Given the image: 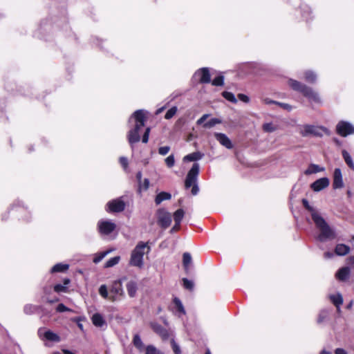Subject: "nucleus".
<instances>
[{
	"instance_id": "nucleus-1",
	"label": "nucleus",
	"mask_w": 354,
	"mask_h": 354,
	"mask_svg": "<svg viewBox=\"0 0 354 354\" xmlns=\"http://www.w3.org/2000/svg\"><path fill=\"white\" fill-rule=\"evenodd\" d=\"M313 221L319 230V234L317 237L319 241L325 242L327 240L333 239L335 237L334 231L320 214H313Z\"/></svg>"
},
{
	"instance_id": "nucleus-2",
	"label": "nucleus",
	"mask_w": 354,
	"mask_h": 354,
	"mask_svg": "<svg viewBox=\"0 0 354 354\" xmlns=\"http://www.w3.org/2000/svg\"><path fill=\"white\" fill-rule=\"evenodd\" d=\"M131 119L135 120V126L133 129L129 131L128 134V140L130 145L138 142L140 140L139 130L144 127L146 120V114L143 110H138L134 112Z\"/></svg>"
},
{
	"instance_id": "nucleus-3",
	"label": "nucleus",
	"mask_w": 354,
	"mask_h": 354,
	"mask_svg": "<svg viewBox=\"0 0 354 354\" xmlns=\"http://www.w3.org/2000/svg\"><path fill=\"white\" fill-rule=\"evenodd\" d=\"M149 250V248L147 246V243L140 242L131 252L130 265L142 268L143 266V256Z\"/></svg>"
},
{
	"instance_id": "nucleus-4",
	"label": "nucleus",
	"mask_w": 354,
	"mask_h": 354,
	"mask_svg": "<svg viewBox=\"0 0 354 354\" xmlns=\"http://www.w3.org/2000/svg\"><path fill=\"white\" fill-rule=\"evenodd\" d=\"M288 85L295 91L301 93L304 96L309 100L318 102L320 100L319 96L317 93L314 91L311 88L302 84L299 82L290 79L288 80Z\"/></svg>"
},
{
	"instance_id": "nucleus-5",
	"label": "nucleus",
	"mask_w": 354,
	"mask_h": 354,
	"mask_svg": "<svg viewBox=\"0 0 354 354\" xmlns=\"http://www.w3.org/2000/svg\"><path fill=\"white\" fill-rule=\"evenodd\" d=\"M199 173V165L198 163H194L191 168V169L188 171L187 175L186 176L185 187L186 189H188L191 187L192 188V194L193 195H196L199 191L198 185H197V178Z\"/></svg>"
},
{
	"instance_id": "nucleus-6",
	"label": "nucleus",
	"mask_w": 354,
	"mask_h": 354,
	"mask_svg": "<svg viewBox=\"0 0 354 354\" xmlns=\"http://www.w3.org/2000/svg\"><path fill=\"white\" fill-rule=\"evenodd\" d=\"M37 333L39 339L44 342L46 346H49L48 342L58 343L61 341V337L57 333L46 328H39Z\"/></svg>"
},
{
	"instance_id": "nucleus-7",
	"label": "nucleus",
	"mask_w": 354,
	"mask_h": 354,
	"mask_svg": "<svg viewBox=\"0 0 354 354\" xmlns=\"http://www.w3.org/2000/svg\"><path fill=\"white\" fill-rule=\"evenodd\" d=\"M322 130V128L310 124H304L299 127V132L303 137L310 136H321Z\"/></svg>"
},
{
	"instance_id": "nucleus-8",
	"label": "nucleus",
	"mask_w": 354,
	"mask_h": 354,
	"mask_svg": "<svg viewBox=\"0 0 354 354\" xmlns=\"http://www.w3.org/2000/svg\"><path fill=\"white\" fill-rule=\"evenodd\" d=\"M336 132L342 137L354 134V126L346 121H339L336 126Z\"/></svg>"
},
{
	"instance_id": "nucleus-9",
	"label": "nucleus",
	"mask_w": 354,
	"mask_h": 354,
	"mask_svg": "<svg viewBox=\"0 0 354 354\" xmlns=\"http://www.w3.org/2000/svg\"><path fill=\"white\" fill-rule=\"evenodd\" d=\"M158 223L164 229L167 228L171 223V214L164 209H159L157 212Z\"/></svg>"
},
{
	"instance_id": "nucleus-10",
	"label": "nucleus",
	"mask_w": 354,
	"mask_h": 354,
	"mask_svg": "<svg viewBox=\"0 0 354 354\" xmlns=\"http://www.w3.org/2000/svg\"><path fill=\"white\" fill-rule=\"evenodd\" d=\"M125 203L121 198H116L106 204V211L109 212H120L125 208Z\"/></svg>"
},
{
	"instance_id": "nucleus-11",
	"label": "nucleus",
	"mask_w": 354,
	"mask_h": 354,
	"mask_svg": "<svg viewBox=\"0 0 354 354\" xmlns=\"http://www.w3.org/2000/svg\"><path fill=\"white\" fill-rule=\"evenodd\" d=\"M98 230L100 234L108 235L115 228V224L111 221H100L97 223Z\"/></svg>"
},
{
	"instance_id": "nucleus-12",
	"label": "nucleus",
	"mask_w": 354,
	"mask_h": 354,
	"mask_svg": "<svg viewBox=\"0 0 354 354\" xmlns=\"http://www.w3.org/2000/svg\"><path fill=\"white\" fill-rule=\"evenodd\" d=\"M111 292L114 294L110 297V299L113 301L119 299L124 295L122 280H118L113 282Z\"/></svg>"
},
{
	"instance_id": "nucleus-13",
	"label": "nucleus",
	"mask_w": 354,
	"mask_h": 354,
	"mask_svg": "<svg viewBox=\"0 0 354 354\" xmlns=\"http://www.w3.org/2000/svg\"><path fill=\"white\" fill-rule=\"evenodd\" d=\"M194 77L201 83H209L210 82V74L208 68H203L197 71Z\"/></svg>"
},
{
	"instance_id": "nucleus-14",
	"label": "nucleus",
	"mask_w": 354,
	"mask_h": 354,
	"mask_svg": "<svg viewBox=\"0 0 354 354\" xmlns=\"http://www.w3.org/2000/svg\"><path fill=\"white\" fill-rule=\"evenodd\" d=\"M329 183L330 181L328 178H321L313 183L310 187L314 192H320L326 188L329 185Z\"/></svg>"
},
{
	"instance_id": "nucleus-15",
	"label": "nucleus",
	"mask_w": 354,
	"mask_h": 354,
	"mask_svg": "<svg viewBox=\"0 0 354 354\" xmlns=\"http://www.w3.org/2000/svg\"><path fill=\"white\" fill-rule=\"evenodd\" d=\"M333 186L334 189H340L344 187L342 171L339 168H336L334 171Z\"/></svg>"
},
{
	"instance_id": "nucleus-16",
	"label": "nucleus",
	"mask_w": 354,
	"mask_h": 354,
	"mask_svg": "<svg viewBox=\"0 0 354 354\" xmlns=\"http://www.w3.org/2000/svg\"><path fill=\"white\" fill-rule=\"evenodd\" d=\"M214 136L219 143L227 149H232L233 147L231 140L225 134L222 133H215Z\"/></svg>"
},
{
	"instance_id": "nucleus-17",
	"label": "nucleus",
	"mask_w": 354,
	"mask_h": 354,
	"mask_svg": "<svg viewBox=\"0 0 354 354\" xmlns=\"http://www.w3.org/2000/svg\"><path fill=\"white\" fill-rule=\"evenodd\" d=\"M329 299L331 302L337 307V310L338 312L340 311V306L343 303V297L340 293H337L336 295H330Z\"/></svg>"
},
{
	"instance_id": "nucleus-18",
	"label": "nucleus",
	"mask_w": 354,
	"mask_h": 354,
	"mask_svg": "<svg viewBox=\"0 0 354 354\" xmlns=\"http://www.w3.org/2000/svg\"><path fill=\"white\" fill-rule=\"evenodd\" d=\"M204 154L200 151H196L189 154L186 155L183 158L184 162H192L197 161L203 158Z\"/></svg>"
},
{
	"instance_id": "nucleus-19",
	"label": "nucleus",
	"mask_w": 354,
	"mask_h": 354,
	"mask_svg": "<svg viewBox=\"0 0 354 354\" xmlns=\"http://www.w3.org/2000/svg\"><path fill=\"white\" fill-rule=\"evenodd\" d=\"M350 274V268L348 267H343L340 268L336 273V278L339 281H346Z\"/></svg>"
},
{
	"instance_id": "nucleus-20",
	"label": "nucleus",
	"mask_w": 354,
	"mask_h": 354,
	"mask_svg": "<svg viewBox=\"0 0 354 354\" xmlns=\"http://www.w3.org/2000/svg\"><path fill=\"white\" fill-rule=\"evenodd\" d=\"M171 198V195L169 192H161L158 194L155 198V203L156 205H160L164 201H169Z\"/></svg>"
},
{
	"instance_id": "nucleus-21",
	"label": "nucleus",
	"mask_w": 354,
	"mask_h": 354,
	"mask_svg": "<svg viewBox=\"0 0 354 354\" xmlns=\"http://www.w3.org/2000/svg\"><path fill=\"white\" fill-rule=\"evenodd\" d=\"M151 328L163 338H167L168 337L167 331L163 328L160 324L157 323H151Z\"/></svg>"
},
{
	"instance_id": "nucleus-22",
	"label": "nucleus",
	"mask_w": 354,
	"mask_h": 354,
	"mask_svg": "<svg viewBox=\"0 0 354 354\" xmlns=\"http://www.w3.org/2000/svg\"><path fill=\"white\" fill-rule=\"evenodd\" d=\"M335 254L339 256H344L350 252V248L344 244H337L335 249Z\"/></svg>"
},
{
	"instance_id": "nucleus-23",
	"label": "nucleus",
	"mask_w": 354,
	"mask_h": 354,
	"mask_svg": "<svg viewBox=\"0 0 354 354\" xmlns=\"http://www.w3.org/2000/svg\"><path fill=\"white\" fill-rule=\"evenodd\" d=\"M93 325L97 327H102L105 324V320L100 313H95L91 317Z\"/></svg>"
},
{
	"instance_id": "nucleus-24",
	"label": "nucleus",
	"mask_w": 354,
	"mask_h": 354,
	"mask_svg": "<svg viewBox=\"0 0 354 354\" xmlns=\"http://www.w3.org/2000/svg\"><path fill=\"white\" fill-rule=\"evenodd\" d=\"M323 171H324V167H321L319 165H315V164H311L309 165L308 169L304 171V174L306 175H310V174H316V173L321 172Z\"/></svg>"
},
{
	"instance_id": "nucleus-25",
	"label": "nucleus",
	"mask_w": 354,
	"mask_h": 354,
	"mask_svg": "<svg viewBox=\"0 0 354 354\" xmlns=\"http://www.w3.org/2000/svg\"><path fill=\"white\" fill-rule=\"evenodd\" d=\"M126 286L129 295L131 297H133L136 295L137 291L136 283L133 281H130L127 283Z\"/></svg>"
},
{
	"instance_id": "nucleus-26",
	"label": "nucleus",
	"mask_w": 354,
	"mask_h": 354,
	"mask_svg": "<svg viewBox=\"0 0 354 354\" xmlns=\"http://www.w3.org/2000/svg\"><path fill=\"white\" fill-rule=\"evenodd\" d=\"M70 283V279H64V284H56L54 286V290L56 292H66L67 291V286Z\"/></svg>"
},
{
	"instance_id": "nucleus-27",
	"label": "nucleus",
	"mask_w": 354,
	"mask_h": 354,
	"mask_svg": "<svg viewBox=\"0 0 354 354\" xmlns=\"http://www.w3.org/2000/svg\"><path fill=\"white\" fill-rule=\"evenodd\" d=\"M69 268L68 264L57 263L51 268V272H63L66 271Z\"/></svg>"
},
{
	"instance_id": "nucleus-28",
	"label": "nucleus",
	"mask_w": 354,
	"mask_h": 354,
	"mask_svg": "<svg viewBox=\"0 0 354 354\" xmlns=\"http://www.w3.org/2000/svg\"><path fill=\"white\" fill-rule=\"evenodd\" d=\"M342 153L346 163L351 169L354 170V162L350 154L346 150H343Z\"/></svg>"
},
{
	"instance_id": "nucleus-29",
	"label": "nucleus",
	"mask_w": 354,
	"mask_h": 354,
	"mask_svg": "<svg viewBox=\"0 0 354 354\" xmlns=\"http://www.w3.org/2000/svg\"><path fill=\"white\" fill-rule=\"evenodd\" d=\"M304 79L309 83H314L317 80V75L312 71H306L304 73Z\"/></svg>"
},
{
	"instance_id": "nucleus-30",
	"label": "nucleus",
	"mask_w": 354,
	"mask_h": 354,
	"mask_svg": "<svg viewBox=\"0 0 354 354\" xmlns=\"http://www.w3.org/2000/svg\"><path fill=\"white\" fill-rule=\"evenodd\" d=\"M173 302H174V305L176 306V310L180 314L185 315V310L184 306H183L181 301L178 298L174 297L173 299Z\"/></svg>"
},
{
	"instance_id": "nucleus-31",
	"label": "nucleus",
	"mask_w": 354,
	"mask_h": 354,
	"mask_svg": "<svg viewBox=\"0 0 354 354\" xmlns=\"http://www.w3.org/2000/svg\"><path fill=\"white\" fill-rule=\"evenodd\" d=\"M184 214H185V212H184L183 209H178L174 212V219L175 223H177V225H180L182 219L184 217Z\"/></svg>"
},
{
	"instance_id": "nucleus-32",
	"label": "nucleus",
	"mask_w": 354,
	"mask_h": 354,
	"mask_svg": "<svg viewBox=\"0 0 354 354\" xmlns=\"http://www.w3.org/2000/svg\"><path fill=\"white\" fill-rule=\"evenodd\" d=\"M222 122L221 120L218 118H212L210 120L207 121L203 124L205 128H212L216 124H221Z\"/></svg>"
},
{
	"instance_id": "nucleus-33",
	"label": "nucleus",
	"mask_w": 354,
	"mask_h": 354,
	"mask_svg": "<svg viewBox=\"0 0 354 354\" xmlns=\"http://www.w3.org/2000/svg\"><path fill=\"white\" fill-rule=\"evenodd\" d=\"M133 342L134 346L139 350H141L144 347V344L141 340L139 335H135L133 337Z\"/></svg>"
},
{
	"instance_id": "nucleus-34",
	"label": "nucleus",
	"mask_w": 354,
	"mask_h": 354,
	"mask_svg": "<svg viewBox=\"0 0 354 354\" xmlns=\"http://www.w3.org/2000/svg\"><path fill=\"white\" fill-rule=\"evenodd\" d=\"M277 129V127L272 122L265 123L263 125V130L266 132L271 133Z\"/></svg>"
},
{
	"instance_id": "nucleus-35",
	"label": "nucleus",
	"mask_w": 354,
	"mask_h": 354,
	"mask_svg": "<svg viewBox=\"0 0 354 354\" xmlns=\"http://www.w3.org/2000/svg\"><path fill=\"white\" fill-rule=\"evenodd\" d=\"M120 257L119 256L114 257L108 260L105 264L106 268H111L117 265L120 261Z\"/></svg>"
},
{
	"instance_id": "nucleus-36",
	"label": "nucleus",
	"mask_w": 354,
	"mask_h": 354,
	"mask_svg": "<svg viewBox=\"0 0 354 354\" xmlns=\"http://www.w3.org/2000/svg\"><path fill=\"white\" fill-rule=\"evenodd\" d=\"M145 354H164L160 350L156 348L152 345H149L146 347Z\"/></svg>"
},
{
	"instance_id": "nucleus-37",
	"label": "nucleus",
	"mask_w": 354,
	"mask_h": 354,
	"mask_svg": "<svg viewBox=\"0 0 354 354\" xmlns=\"http://www.w3.org/2000/svg\"><path fill=\"white\" fill-rule=\"evenodd\" d=\"M191 262H192L191 254L188 252H185L183 254V266L185 268V269L188 268V266L191 263Z\"/></svg>"
},
{
	"instance_id": "nucleus-38",
	"label": "nucleus",
	"mask_w": 354,
	"mask_h": 354,
	"mask_svg": "<svg viewBox=\"0 0 354 354\" xmlns=\"http://www.w3.org/2000/svg\"><path fill=\"white\" fill-rule=\"evenodd\" d=\"M113 250H109L103 252H101L98 254H97L95 258L93 259V262L95 263H99L109 253H110Z\"/></svg>"
},
{
	"instance_id": "nucleus-39",
	"label": "nucleus",
	"mask_w": 354,
	"mask_h": 354,
	"mask_svg": "<svg viewBox=\"0 0 354 354\" xmlns=\"http://www.w3.org/2000/svg\"><path fill=\"white\" fill-rule=\"evenodd\" d=\"M223 96L228 101L231 102H233V103H236L237 102L234 95L231 93V92H228V91H224L223 93Z\"/></svg>"
},
{
	"instance_id": "nucleus-40",
	"label": "nucleus",
	"mask_w": 354,
	"mask_h": 354,
	"mask_svg": "<svg viewBox=\"0 0 354 354\" xmlns=\"http://www.w3.org/2000/svg\"><path fill=\"white\" fill-rule=\"evenodd\" d=\"M177 110H178V109L176 106L171 107L170 109H169L167 111V113L165 115V118L167 120L171 119V118H173L175 115V114L177 112Z\"/></svg>"
},
{
	"instance_id": "nucleus-41",
	"label": "nucleus",
	"mask_w": 354,
	"mask_h": 354,
	"mask_svg": "<svg viewBox=\"0 0 354 354\" xmlns=\"http://www.w3.org/2000/svg\"><path fill=\"white\" fill-rule=\"evenodd\" d=\"M302 202H303V204H304V207H306L308 211H310V212L311 213V217H312V218H313V214H319V213L317 211H316V210H315L313 207H311V206L309 205V203H308V201H307V200H306V199H303Z\"/></svg>"
},
{
	"instance_id": "nucleus-42",
	"label": "nucleus",
	"mask_w": 354,
	"mask_h": 354,
	"mask_svg": "<svg viewBox=\"0 0 354 354\" xmlns=\"http://www.w3.org/2000/svg\"><path fill=\"white\" fill-rule=\"evenodd\" d=\"M149 180L147 178H145L142 183L141 182L139 183L140 192L142 190L146 191L149 189Z\"/></svg>"
},
{
	"instance_id": "nucleus-43",
	"label": "nucleus",
	"mask_w": 354,
	"mask_h": 354,
	"mask_svg": "<svg viewBox=\"0 0 354 354\" xmlns=\"http://www.w3.org/2000/svg\"><path fill=\"white\" fill-rule=\"evenodd\" d=\"M100 295L104 299L108 298V290L106 285H102L99 288Z\"/></svg>"
},
{
	"instance_id": "nucleus-44",
	"label": "nucleus",
	"mask_w": 354,
	"mask_h": 354,
	"mask_svg": "<svg viewBox=\"0 0 354 354\" xmlns=\"http://www.w3.org/2000/svg\"><path fill=\"white\" fill-rule=\"evenodd\" d=\"M223 76L219 75L213 80L212 84L214 86H221L223 84Z\"/></svg>"
},
{
	"instance_id": "nucleus-45",
	"label": "nucleus",
	"mask_w": 354,
	"mask_h": 354,
	"mask_svg": "<svg viewBox=\"0 0 354 354\" xmlns=\"http://www.w3.org/2000/svg\"><path fill=\"white\" fill-rule=\"evenodd\" d=\"M165 163L167 165V167H172L175 164V159H174V155L171 154V155L169 156L165 159Z\"/></svg>"
},
{
	"instance_id": "nucleus-46",
	"label": "nucleus",
	"mask_w": 354,
	"mask_h": 354,
	"mask_svg": "<svg viewBox=\"0 0 354 354\" xmlns=\"http://www.w3.org/2000/svg\"><path fill=\"white\" fill-rule=\"evenodd\" d=\"M171 344L173 351L175 354H181V351H180L179 346L176 344V342L174 339H171Z\"/></svg>"
},
{
	"instance_id": "nucleus-47",
	"label": "nucleus",
	"mask_w": 354,
	"mask_h": 354,
	"mask_svg": "<svg viewBox=\"0 0 354 354\" xmlns=\"http://www.w3.org/2000/svg\"><path fill=\"white\" fill-rule=\"evenodd\" d=\"M183 286L185 288L189 290H192L194 288V283L192 281L188 280L187 279H183Z\"/></svg>"
},
{
	"instance_id": "nucleus-48",
	"label": "nucleus",
	"mask_w": 354,
	"mask_h": 354,
	"mask_svg": "<svg viewBox=\"0 0 354 354\" xmlns=\"http://www.w3.org/2000/svg\"><path fill=\"white\" fill-rule=\"evenodd\" d=\"M170 150V147L169 146L161 147L158 149V153L162 156H165L168 153Z\"/></svg>"
},
{
	"instance_id": "nucleus-49",
	"label": "nucleus",
	"mask_w": 354,
	"mask_h": 354,
	"mask_svg": "<svg viewBox=\"0 0 354 354\" xmlns=\"http://www.w3.org/2000/svg\"><path fill=\"white\" fill-rule=\"evenodd\" d=\"M57 311L59 313L66 312V311H72L70 308H67L63 304H59L57 307Z\"/></svg>"
},
{
	"instance_id": "nucleus-50",
	"label": "nucleus",
	"mask_w": 354,
	"mask_h": 354,
	"mask_svg": "<svg viewBox=\"0 0 354 354\" xmlns=\"http://www.w3.org/2000/svg\"><path fill=\"white\" fill-rule=\"evenodd\" d=\"M149 133H150V128L149 127H147L146 129H145V132L142 136V142L144 143H147L149 140Z\"/></svg>"
},
{
	"instance_id": "nucleus-51",
	"label": "nucleus",
	"mask_w": 354,
	"mask_h": 354,
	"mask_svg": "<svg viewBox=\"0 0 354 354\" xmlns=\"http://www.w3.org/2000/svg\"><path fill=\"white\" fill-rule=\"evenodd\" d=\"M238 98L243 102L248 103L250 101L248 96L245 94L240 93L238 95Z\"/></svg>"
},
{
	"instance_id": "nucleus-52",
	"label": "nucleus",
	"mask_w": 354,
	"mask_h": 354,
	"mask_svg": "<svg viewBox=\"0 0 354 354\" xmlns=\"http://www.w3.org/2000/svg\"><path fill=\"white\" fill-rule=\"evenodd\" d=\"M120 164L122 165V167H124V169H126L127 168V166H128V160L126 158L124 157H121L120 158Z\"/></svg>"
},
{
	"instance_id": "nucleus-53",
	"label": "nucleus",
	"mask_w": 354,
	"mask_h": 354,
	"mask_svg": "<svg viewBox=\"0 0 354 354\" xmlns=\"http://www.w3.org/2000/svg\"><path fill=\"white\" fill-rule=\"evenodd\" d=\"M209 115V114H204L201 118H200L196 123L197 124H202L208 118Z\"/></svg>"
},
{
	"instance_id": "nucleus-54",
	"label": "nucleus",
	"mask_w": 354,
	"mask_h": 354,
	"mask_svg": "<svg viewBox=\"0 0 354 354\" xmlns=\"http://www.w3.org/2000/svg\"><path fill=\"white\" fill-rule=\"evenodd\" d=\"M277 104L279 105V106L282 107L283 109L288 110V111H290L292 109L291 106L288 104L278 102V103H277Z\"/></svg>"
},
{
	"instance_id": "nucleus-55",
	"label": "nucleus",
	"mask_w": 354,
	"mask_h": 354,
	"mask_svg": "<svg viewBox=\"0 0 354 354\" xmlns=\"http://www.w3.org/2000/svg\"><path fill=\"white\" fill-rule=\"evenodd\" d=\"M263 102L266 104H277V103H278V102L274 101L270 98L263 99Z\"/></svg>"
},
{
	"instance_id": "nucleus-56",
	"label": "nucleus",
	"mask_w": 354,
	"mask_h": 354,
	"mask_svg": "<svg viewBox=\"0 0 354 354\" xmlns=\"http://www.w3.org/2000/svg\"><path fill=\"white\" fill-rule=\"evenodd\" d=\"M35 309L34 306H26L24 308V311L26 313L29 314L32 313L33 310Z\"/></svg>"
},
{
	"instance_id": "nucleus-57",
	"label": "nucleus",
	"mask_w": 354,
	"mask_h": 354,
	"mask_svg": "<svg viewBox=\"0 0 354 354\" xmlns=\"http://www.w3.org/2000/svg\"><path fill=\"white\" fill-rule=\"evenodd\" d=\"M335 354H348L346 350L342 348H337L334 351Z\"/></svg>"
},
{
	"instance_id": "nucleus-58",
	"label": "nucleus",
	"mask_w": 354,
	"mask_h": 354,
	"mask_svg": "<svg viewBox=\"0 0 354 354\" xmlns=\"http://www.w3.org/2000/svg\"><path fill=\"white\" fill-rule=\"evenodd\" d=\"M180 225H177L176 223H175V225L171 229V232L173 233L174 232H176L179 230Z\"/></svg>"
},
{
	"instance_id": "nucleus-59",
	"label": "nucleus",
	"mask_w": 354,
	"mask_h": 354,
	"mask_svg": "<svg viewBox=\"0 0 354 354\" xmlns=\"http://www.w3.org/2000/svg\"><path fill=\"white\" fill-rule=\"evenodd\" d=\"M333 257V254L332 252H326L324 253V257L326 259H330V258H332Z\"/></svg>"
},
{
	"instance_id": "nucleus-60",
	"label": "nucleus",
	"mask_w": 354,
	"mask_h": 354,
	"mask_svg": "<svg viewBox=\"0 0 354 354\" xmlns=\"http://www.w3.org/2000/svg\"><path fill=\"white\" fill-rule=\"evenodd\" d=\"M136 178H137V179H138V180L139 183H141V182H142V181H141V179H142V173H141V172H138V173L137 174V175H136Z\"/></svg>"
},
{
	"instance_id": "nucleus-61",
	"label": "nucleus",
	"mask_w": 354,
	"mask_h": 354,
	"mask_svg": "<svg viewBox=\"0 0 354 354\" xmlns=\"http://www.w3.org/2000/svg\"><path fill=\"white\" fill-rule=\"evenodd\" d=\"M62 352L64 353V354H75L73 352L69 351V350H67V349H62Z\"/></svg>"
},
{
	"instance_id": "nucleus-62",
	"label": "nucleus",
	"mask_w": 354,
	"mask_h": 354,
	"mask_svg": "<svg viewBox=\"0 0 354 354\" xmlns=\"http://www.w3.org/2000/svg\"><path fill=\"white\" fill-rule=\"evenodd\" d=\"M353 306V301L351 300L346 306L347 309H351Z\"/></svg>"
},
{
	"instance_id": "nucleus-63",
	"label": "nucleus",
	"mask_w": 354,
	"mask_h": 354,
	"mask_svg": "<svg viewBox=\"0 0 354 354\" xmlns=\"http://www.w3.org/2000/svg\"><path fill=\"white\" fill-rule=\"evenodd\" d=\"M349 263H354V256L350 257L348 259Z\"/></svg>"
},
{
	"instance_id": "nucleus-64",
	"label": "nucleus",
	"mask_w": 354,
	"mask_h": 354,
	"mask_svg": "<svg viewBox=\"0 0 354 354\" xmlns=\"http://www.w3.org/2000/svg\"><path fill=\"white\" fill-rule=\"evenodd\" d=\"M165 109V107H161L160 109H158L157 111H156V114H160L163 110Z\"/></svg>"
}]
</instances>
